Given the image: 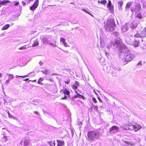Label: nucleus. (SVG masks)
I'll return each instance as SVG.
<instances>
[{
    "label": "nucleus",
    "mask_w": 146,
    "mask_h": 146,
    "mask_svg": "<svg viewBox=\"0 0 146 146\" xmlns=\"http://www.w3.org/2000/svg\"><path fill=\"white\" fill-rule=\"evenodd\" d=\"M43 63L41 61H40L39 62V64L40 66H42Z\"/></svg>",
    "instance_id": "obj_47"
},
{
    "label": "nucleus",
    "mask_w": 146,
    "mask_h": 146,
    "mask_svg": "<svg viewBox=\"0 0 146 146\" xmlns=\"http://www.w3.org/2000/svg\"><path fill=\"white\" fill-rule=\"evenodd\" d=\"M34 112L35 113L38 115H39V113H38V112L37 111H34Z\"/></svg>",
    "instance_id": "obj_50"
},
{
    "label": "nucleus",
    "mask_w": 146,
    "mask_h": 146,
    "mask_svg": "<svg viewBox=\"0 0 146 146\" xmlns=\"http://www.w3.org/2000/svg\"><path fill=\"white\" fill-rule=\"evenodd\" d=\"M29 79V78H26L25 79H24L23 80V81H27Z\"/></svg>",
    "instance_id": "obj_52"
},
{
    "label": "nucleus",
    "mask_w": 146,
    "mask_h": 146,
    "mask_svg": "<svg viewBox=\"0 0 146 146\" xmlns=\"http://www.w3.org/2000/svg\"><path fill=\"white\" fill-rule=\"evenodd\" d=\"M98 99L99 101L101 103H102V101L100 99V98L99 97H98Z\"/></svg>",
    "instance_id": "obj_48"
},
{
    "label": "nucleus",
    "mask_w": 146,
    "mask_h": 146,
    "mask_svg": "<svg viewBox=\"0 0 146 146\" xmlns=\"http://www.w3.org/2000/svg\"><path fill=\"white\" fill-rule=\"evenodd\" d=\"M142 37H146V28H144L141 33Z\"/></svg>",
    "instance_id": "obj_9"
},
{
    "label": "nucleus",
    "mask_w": 146,
    "mask_h": 146,
    "mask_svg": "<svg viewBox=\"0 0 146 146\" xmlns=\"http://www.w3.org/2000/svg\"><path fill=\"white\" fill-rule=\"evenodd\" d=\"M1 76H2L1 74V73H0V78Z\"/></svg>",
    "instance_id": "obj_56"
},
{
    "label": "nucleus",
    "mask_w": 146,
    "mask_h": 146,
    "mask_svg": "<svg viewBox=\"0 0 146 146\" xmlns=\"http://www.w3.org/2000/svg\"><path fill=\"white\" fill-rule=\"evenodd\" d=\"M19 2H16L15 4V5H18L19 4Z\"/></svg>",
    "instance_id": "obj_49"
},
{
    "label": "nucleus",
    "mask_w": 146,
    "mask_h": 146,
    "mask_svg": "<svg viewBox=\"0 0 146 146\" xmlns=\"http://www.w3.org/2000/svg\"><path fill=\"white\" fill-rule=\"evenodd\" d=\"M98 2L99 3H101L103 5H105L107 3V1L106 0H103L101 1H98Z\"/></svg>",
    "instance_id": "obj_24"
},
{
    "label": "nucleus",
    "mask_w": 146,
    "mask_h": 146,
    "mask_svg": "<svg viewBox=\"0 0 146 146\" xmlns=\"http://www.w3.org/2000/svg\"><path fill=\"white\" fill-rule=\"evenodd\" d=\"M75 92H76V93H77V94H78V92H77V91H75ZM79 97V95H78L77 94V95H76V96H74V98H78V97Z\"/></svg>",
    "instance_id": "obj_39"
},
{
    "label": "nucleus",
    "mask_w": 146,
    "mask_h": 146,
    "mask_svg": "<svg viewBox=\"0 0 146 146\" xmlns=\"http://www.w3.org/2000/svg\"><path fill=\"white\" fill-rule=\"evenodd\" d=\"M124 142L125 143H127V144H129L132 145L133 144V143L132 142H131L128 141H124Z\"/></svg>",
    "instance_id": "obj_27"
},
{
    "label": "nucleus",
    "mask_w": 146,
    "mask_h": 146,
    "mask_svg": "<svg viewBox=\"0 0 146 146\" xmlns=\"http://www.w3.org/2000/svg\"><path fill=\"white\" fill-rule=\"evenodd\" d=\"M141 9V6L140 3H139L135 6V7L133 10H132L131 11H133V10L135 13H137L138 11H139Z\"/></svg>",
    "instance_id": "obj_5"
},
{
    "label": "nucleus",
    "mask_w": 146,
    "mask_h": 146,
    "mask_svg": "<svg viewBox=\"0 0 146 146\" xmlns=\"http://www.w3.org/2000/svg\"><path fill=\"white\" fill-rule=\"evenodd\" d=\"M39 45V42L36 40L34 41V43L32 44V47H35Z\"/></svg>",
    "instance_id": "obj_17"
},
{
    "label": "nucleus",
    "mask_w": 146,
    "mask_h": 146,
    "mask_svg": "<svg viewBox=\"0 0 146 146\" xmlns=\"http://www.w3.org/2000/svg\"><path fill=\"white\" fill-rule=\"evenodd\" d=\"M62 99H64V97H63V98H61Z\"/></svg>",
    "instance_id": "obj_58"
},
{
    "label": "nucleus",
    "mask_w": 146,
    "mask_h": 146,
    "mask_svg": "<svg viewBox=\"0 0 146 146\" xmlns=\"http://www.w3.org/2000/svg\"><path fill=\"white\" fill-rule=\"evenodd\" d=\"M137 26V24L136 23H131V27L132 28L134 29Z\"/></svg>",
    "instance_id": "obj_18"
},
{
    "label": "nucleus",
    "mask_w": 146,
    "mask_h": 146,
    "mask_svg": "<svg viewBox=\"0 0 146 146\" xmlns=\"http://www.w3.org/2000/svg\"><path fill=\"white\" fill-rule=\"evenodd\" d=\"M10 27V25L9 24H7L5 25L2 28L1 30H5L7 29Z\"/></svg>",
    "instance_id": "obj_14"
},
{
    "label": "nucleus",
    "mask_w": 146,
    "mask_h": 146,
    "mask_svg": "<svg viewBox=\"0 0 146 146\" xmlns=\"http://www.w3.org/2000/svg\"><path fill=\"white\" fill-rule=\"evenodd\" d=\"M72 88L73 89L76 90L78 88V86L73 85H72Z\"/></svg>",
    "instance_id": "obj_31"
},
{
    "label": "nucleus",
    "mask_w": 146,
    "mask_h": 146,
    "mask_svg": "<svg viewBox=\"0 0 146 146\" xmlns=\"http://www.w3.org/2000/svg\"><path fill=\"white\" fill-rule=\"evenodd\" d=\"M139 44V41L138 40H135L133 42V45L135 47H137Z\"/></svg>",
    "instance_id": "obj_13"
},
{
    "label": "nucleus",
    "mask_w": 146,
    "mask_h": 146,
    "mask_svg": "<svg viewBox=\"0 0 146 146\" xmlns=\"http://www.w3.org/2000/svg\"><path fill=\"white\" fill-rule=\"evenodd\" d=\"M134 57L133 55L131 54L127 55L124 59L125 62H129L131 61Z\"/></svg>",
    "instance_id": "obj_4"
},
{
    "label": "nucleus",
    "mask_w": 146,
    "mask_h": 146,
    "mask_svg": "<svg viewBox=\"0 0 146 146\" xmlns=\"http://www.w3.org/2000/svg\"><path fill=\"white\" fill-rule=\"evenodd\" d=\"M110 10H113V6L112 5H111L110 6H109V7H108Z\"/></svg>",
    "instance_id": "obj_38"
},
{
    "label": "nucleus",
    "mask_w": 146,
    "mask_h": 146,
    "mask_svg": "<svg viewBox=\"0 0 146 146\" xmlns=\"http://www.w3.org/2000/svg\"><path fill=\"white\" fill-rule=\"evenodd\" d=\"M122 46H123H123H124V47H125V45H124V44L122 45Z\"/></svg>",
    "instance_id": "obj_57"
},
{
    "label": "nucleus",
    "mask_w": 146,
    "mask_h": 146,
    "mask_svg": "<svg viewBox=\"0 0 146 146\" xmlns=\"http://www.w3.org/2000/svg\"><path fill=\"white\" fill-rule=\"evenodd\" d=\"M3 5H5L7 3H9L10 1L8 0H4L2 1Z\"/></svg>",
    "instance_id": "obj_30"
},
{
    "label": "nucleus",
    "mask_w": 146,
    "mask_h": 146,
    "mask_svg": "<svg viewBox=\"0 0 146 146\" xmlns=\"http://www.w3.org/2000/svg\"><path fill=\"white\" fill-rule=\"evenodd\" d=\"M7 113H8V114L9 117V118L11 119H17L15 118L14 116L12 115L9 113V111H7Z\"/></svg>",
    "instance_id": "obj_15"
},
{
    "label": "nucleus",
    "mask_w": 146,
    "mask_h": 146,
    "mask_svg": "<svg viewBox=\"0 0 146 146\" xmlns=\"http://www.w3.org/2000/svg\"><path fill=\"white\" fill-rule=\"evenodd\" d=\"M120 43L119 40H116L114 42V45H115V44L118 45L120 44Z\"/></svg>",
    "instance_id": "obj_29"
},
{
    "label": "nucleus",
    "mask_w": 146,
    "mask_h": 146,
    "mask_svg": "<svg viewBox=\"0 0 146 146\" xmlns=\"http://www.w3.org/2000/svg\"><path fill=\"white\" fill-rule=\"evenodd\" d=\"M134 36L135 38H142L141 33H139L138 32H137V33L135 34L134 35Z\"/></svg>",
    "instance_id": "obj_20"
},
{
    "label": "nucleus",
    "mask_w": 146,
    "mask_h": 146,
    "mask_svg": "<svg viewBox=\"0 0 146 146\" xmlns=\"http://www.w3.org/2000/svg\"><path fill=\"white\" fill-rule=\"evenodd\" d=\"M11 80L8 79L7 80L6 82H5V83L6 84H9V82H10V80Z\"/></svg>",
    "instance_id": "obj_40"
},
{
    "label": "nucleus",
    "mask_w": 146,
    "mask_h": 146,
    "mask_svg": "<svg viewBox=\"0 0 146 146\" xmlns=\"http://www.w3.org/2000/svg\"><path fill=\"white\" fill-rule=\"evenodd\" d=\"M58 143V146H62L64 144V142L61 141L59 140H58L57 141Z\"/></svg>",
    "instance_id": "obj_16"
},
{
    "label": "nucleus",
    "mask_w": 146,
    "mask_h": 146,
    "mask_svg": "<svg viewBox=\"0 0 146 146\" xmlns=\"http://www.w3.org/2000/svg\"><path fill=\"white\" fill-rule=\"evenodd\" d=\"M82 11H84V12H86V13H87L88 14H89V15H90L92 16H93L89 12L87 11L85 9H82Z\"/></svg>",
    "instance_id": "obj_28"
},
{
    "label": "nucleus",
    "mask_w": 146,
    "mask_h": 146,
    "mask_svg": "<svg viewBox=\"0 0 146 146\" xmlns=\"http://www.w3.org/2000/svg\"><path fill=\"white\" fill-rule=\"evenodd\" d=\"M36 81V80H34L33 81H34V82H35V81Z\"/></svg>",
    "instance_id": "obj_60"
},
{
    "label": "nucleus",
    "mask_w": 146,
    "mask_h": 146,
    "mask_svg": "<svg viewBox=\"0 0 146 146\" xmlns=\"http://www.w3.org/2000/svg\"><path fill=\"white\" fill-rule=\"evenodd\" d=\"M87 136L89 139L94 140L98 136V132L94 131H89L87 133Z\"/></svg>",
    "instance_id": "obj_2"
},
{
    "label": "nucleus",
    "mask_w": 146,
    "mask_h": 146,
    "mask_svg": "<svg viewBox=\"0 0 146 146\" xmlns=\"http://www.w3.org/2000/svg\"><path fill=\"white\" fill-rule=\"evenodd\" d=\"M92 100L94 103H97V101L95 98H92Z\"/></svg>",
    "instance_id": "obj_35"
},
{
    "label": "nucleus",
    "mask_w": 146,
    "mask_h": 146,
    "mask_svg": "<svg viewBox=\"0 0 146 146\" xmlns=\"http://www.w3.org/2000/svg\"><path fill=\"white\" fill-rule=\"evenodd\" d=\"M133 2L131 1H129L128 2L125 6V8L127 9H129L131 6L133 4Z\"/></svg>",
    "instance_id": "obj_10"
},
{
    "label": "nucleus",
    "mask_w": 146,
    "mask_h": 146,
    "mask_svg": "<svg viewBox=\"0 0 146 146\" xmlns=\"http://www.w3.org/2000/svg\"><path fill=\"white\" fill-rule=\"evenodd\" d=\"M41 71L42 73L46 75H47L48 74V70L47 69H45L43 70H42Z\"/></svg>",
    "instance_id": "obj_25"
},
{
    "label": "nucleus",
    "mask_w": 146,
    "mask_h": 146,
    "mask_svg": "<svg viewBox=\"0 0 146 146\" xmlns=\"http://www.w3.org/2000/svg\"><path fill=\"white\" fill-rule=\"evenodd\" d=\"M39 1L38 0H36L33 5L30 7V9L32 11L35 10L38 5Z\"/></svg>",
    "instance_id": "obj_3"
},
{
    "label": "nucleus",
    "mask_w": 146,
    "mask_h": 146,
    "mask_svg": "<svg viewBox=\"0 0 146 146\" xmlns=\"http://www.w3.org/2000/svg\"><path fill=\"white\" fill-rule=\"evenodd\" d=\"M96 108H97V109L98 108V106H96Z\"/></svg>",
    "instance_id": "obj_59"
},
{
    "label": "nucleus",
    "mask_w": 146,
    "mask_h": 146,
    "mask_svg": "<svg viewBox=\"0 0 146 146\" xmlns=\"http://www.w3.org/2000/svg\"><path fill=\"white\" fill-rule=\"evenodd\" d=\"M22 5L24 6H25L26 5V3L24 1H22Z\"/></svg>",
    "instance_id": "obj_45"
},
{
    "label": "nucleus",
    "mask_w": 146,
    "mask_h": 146,
    "mask_svg": "<svg viewBox=\"0 0 146 146\" xmlns=\"http://www.w3.org/2000/svg\"><path fill=\"white\" fill-rule=\"evenodd\" d=\"M78 95L79 96V97H81L83 99H84V97L83 96L80 94H78Z\"/></svg>",
    "instance_id": "obj_41"
},
{
    "label": "nucleus",
    "mask_w": 146,
    "mask_h": 146,
    "mask_svg": "<svg viewBox=\"0 0 146 146\" xmlns=\"http://www.w3.org/2000/svg\"><path fill=\"white\" fill-rule=\"evenodd\" d=\"M47 143L50 146H53L52 144V141H49L47 142Z\"/></svg>",
    "instance_id": "obj_33"
},
{
    "label": "nucleus",
    "mask_w": 146,
    "mask_h": 146,
    "mask_svg": "<svg viewBox=\"0 0 146 146\" xmlns=\"http://www.w3.org/2000/svg\"><path fill=\"white\" fill-rule=\"evenodd\" d=\"M139 64H141L142 65V64L141 63V62H139L137 64V65H139Z\"/></svg>",
    "instance_id": "obj_51"
},
{
    "label": "nucleus",
    "mask_w": 146,
    "mask_h": 146,
    "mask_svg": "<svg viewBox=\"0 0 146 146\" xmlns=\"http://www.w3.org/2000/svg\"><path fill=\"white\" fill-rule=\"evenodd\" d=\"M3 5L2 1H0V5Z\"/></svg>",
    "instance_id": "obj_53"
},
{
    "label": "nucleus",
    "mask_w": 146,
    "mask_h": 146,
    "mask_svg": "<svg viewBox=\"0 0 146 146\" xmlns=\"http://www.w3.org/2000/svg\"><path fill=\"white\" fill-rule=\"evenodd\" d=\"M0 146H2L0 145Z\"/></svg>",
    "instance_id": "obj_61"
},
{
    "label": "nucleus",
    "mask_w": 146,
    "mask_h": 146,
    "mask_svg": "<svg viewBox=\"0 0 146 146\" xmlns=\"http://www.w3.org/2000/svg\"><path fill=\"white\" fill-rule=\"evenodd\" d=\"M75 85H76L78 86H79V83L78 82L76 81L75 82Z\"/></svg>",
    "instance_id": "obj_34"
},
{
    "label": "nucleus",
    "mask_w": 146,
    "mask_h": 146,
    "mask_svg": "<svg viewBox=\"0 0 146 146\" xmlns=\"http://www.w3.org/2000/svg\"><path fill=\"white\" fill-rule=\"evenodd\" d=\"M70 91L68 90L67 89H64V94L67 95V96L64 95V100L70 98Z\"/></svg>",
    "instance_id": "obj_6"
},
{
    "label": "nucleus",
    "mask_w": 146,
    "mask_h": 146,
    "mask_svg": "<svg viewBox=\"0 0 146 146\" xmlns=\"http://www.w3.org/2000/svg\"><path fill=\"white\" fill-rule=\"evenodd\" d=\"M61 41L62 42L64 43V39L63 38L61 39Z\"/></svg>",
    "instance_id": "obj_54"
},
{
    "label": "nucleus",
    "mask_w": 146,
    "mask_h": 146,
    "mask_svg": "<svg viewBox=\"0 0 146 146\" xmlns=\"http://www.w3.org/2000/svg\"><path fill=\"white\" fill-rule=\"evenodd\" d=\"M105 27L106 30L108 31H110L111 29H113L115 27V22L112 21L108 20L106 23H104Z\"/></svg>",
    "instance_id": "obj_1"
},
{
    "label": "nucleus",
    "mask_w": 146,
    "mask_h": 146,
    "mask_svg": "<svg viewBox=\"0 0 146 146\" xmlns=\"http://www.w3.org/2000/svg\"><path fill=\"white\" fill-rule=\"evenodd\" d=\"M30 140L29 139H25L23 142V146H27L29 143Z\"/></svg>",
    "instance_id": "obj_11"
},
{
    "label": "nucleus",
    "mask_w": 146,
    "mask_h": 146,
    "mask_svg": "<svg viewBox=\"0 0 146 146\" xmlns=\"http://www.w3.org/2000/svg\"><path fill=\"white\" fill-rule=\"evenodd\" d=\"M70 80L68 79L66 80V81H64L65 83L67 84H68L70 82Z\"/></svg>",
    "instance_id": "obj_36"
},
{
    "label": "nucleus",
    "mask_w": 146,
    "mask_h": 146,
    "mask_svg": "<svg viewBox=\"0 0 146 146\" xmlns=\"http://www.w3.org/2000/svg\"><path fill=\"white\" fill-rule=\"evenodd\" d=\"M25 46H23V47H21L19 48V49L20 50H22L23 49H24L26 48V47H25Z\"/></svg>",
    "instance_id": "obj_42"
},
{
    "label": "nucleus",
    "mask_w": 146,
    "mask_h": 146,
    "mask_svg": "<svg viewBox=\"0 0 146 146\" xmlns=\"http://www.w3.org/2000/svg\"><path fill=\"white\" fill-rule=\"evenodd\" d=\"M113 34L114 35L116 36H118L119 35V33L116 31L114 32L113 33Z\"/></svg>",
    "instance_id": "obj_32"
},
{
    "label": "nucleus",
    "mask_w": 146,
    "mask_h": 146,
    "mask_svg": "<svg viewBox=\"0 0 146 146\" xmlns=\"http://www.w3.org/2000/svg\"><path fill=\"white\" fill-rule=\"evenodd\" d=\"M52 144L53 146H55V141H52Z\"/></svg>",
    "instance_id": "obj_46"
},
{
    "label": "nucleus",
    "mask_w": 146,
    "mask_h": 146,
    "mask_svg": "<svg viewBox=\"0 0 146 146\" xmlns=\"http://www.w3.org/2000/svg\"><path fill=\"white\" fill-rule=\"evenodd\" d=\"M9 75V79L11 80L14 78V76L12 74H8Z\"/></svg>",
    "instance_id": "obj_26"
},
{
    "label": "nucleus",
    "mask_w": 146,
    "mask_h": 146,
    "mask_svg": "<svg viewBox=\"0 0 146 146\" xmlns=\"http://www.w3.org/2000/svg\"><path fill=\"white\" fill-rule=\"evenodd\" d=\"M8 140L7 137L6 136H4L2 139L1 142L2 143H4L7 142Z\"/></svg>",
    "instance_id": "obj_12"
},
{
    "label": "nucleus",
    "mask_w": 146,
    "mask_h": 146,
    "mask_svg": "<svg viewBox=\"0 0 146 146\" xmlns=\"http://www.w3.org/2000/svg\"><path fill=\"white\" fill-rule=\"evenodd\" d=\"M19 76V77L24 78H25V77H27L28 76V75H25V76Z\"/></svg>",
    "instance_id": "obj_43"
},
{
    "label": "nucleus",
    "mask_w": 146,
    "mask_h": 146,
    "mask_svg": "<svg viewBox=\"0 0 146 146\" xmlns=\"http://www.w3.org/2000/svg\"><path fill=\"white\" fill-rule=\"evenodd\" d=\"M118 4L119 5V7L120 8L122 9V6L123 4V2L122 1H119L118 3Z\"/></svg>",
    "instance_id": "obj_23"
},
{
    "label": "nucleus",
    "mask_w": 146,
    "mask_h": 146,
    "mask_svg": "<svg viewBox=\"0 0 146 146\" xmlns=\"http://www.w3.org/2000/svg\"><path fill=\"white\" fill-rule=\"evenodd\" d=\"M130 126L129 125H126L123 126V129H125V130H129L130 129V128L129 127Z\"/></svg>",
    "instance_id": "obj_22"
},
{
    "label": "nucleus",
    "mask_w": 146,
    "mask_h": 146,
    "mask_svg": "<svg viewBox=\"0 0 146 146\" xmlns=\"http://www.w3.org/2000/svg\"><path fill=\"white\" fill-rule=\"evenodd\" d=\"M47 80L50 82H53V79L51 78L47 79Z\"/></svg>",
    "instance_id": "obj_44"
},
{
    "label": "nucleus",
    "mask_w": 146,
    "mask_h": 146,
    "mask_svg": "<svg viewBox=\"0 0 146 146\" xmlns=\"http://www.w3.org/2000/svg\"><path fill=\"white\" fill-rule=\"evenodd\" d=\"M44 80V79L43 78H40L38 80V84L42 85L43 84V83L41 82V81H43Z\"/></svg>",
    "instance_id": "obj_21"
},
{
    "label": "nucleus",
    "mask_w": 146,
    "mask_h": 146,
    "mask_svg": "<svg viewBox=\"0 0 146 146\" xmlns=\"http://www.w3.org/2000/svg\"><path fill=\"white\" fill-rule=\"evenodd\" d=\"M132 126L135 131H137L141 128V126L138 124H136L135 125H132Z\"/></svg>",
    "instance_id": "obj_8"
},
{
    "label": "nucleus",
    "mask_w": 146,
    "mask_h": 146,
    "mask_svg": "<svg viewBox=\"0 0 146 146\" xmlns=\"http://www.w3.org/2000/svg\"><path fill=\"white\" fill-rule=\"evenodd\" d=\"M136 15V17H137L139 19H141L142 18V15L141 12L137 13Z\"/></svg>",
    "instance_id": "obj_19"
},
{
    "label": "nucleus",
    "mask_w": 146,
    "mask_h": 146,
    "mask_svg": "<svg viewBox=\"0 0 146 146\" xmlns=\"http://www.w3.org/2000/svg\"><path fill=\"white\" fill-rule=\"evenodd\" d=\"M33 0H28V2L29 3H30L31 1H32Z\"/></svg>",
    "instance_id": "obj_55"
},
{
    "label": "nucleus",
    "mask_w": 146,
    "mask_h": 146,
    "mask_svg": "<svg viewBox=\"0 0 146 146\" xmlns=\"http://www.w3.org/2000/svg\"><path fill=\"white\" fill-rule=\"evenodd\" d=\"M111 5V1L109 0L108 1V3L107 5L108 7H109V6H110Z\"/></svg>",
    "instance_id": "obj_37"
},
{
    "label": "nucleus",
    "mask_w": 146,
    "mask_h": 146,
    "mask_svg": "<svg viewBox=\"0 0 146 146\" xmlns=\"http://www.w3.org/2000/svg\"><path fill=\"white\" fill-rule=\"evenodd\" d=\"M119 130V127L113 125L109 129V132H112L115 131H117Z\"/></svg>",
    "instance_id": "obj_7"
}]
</instances>
